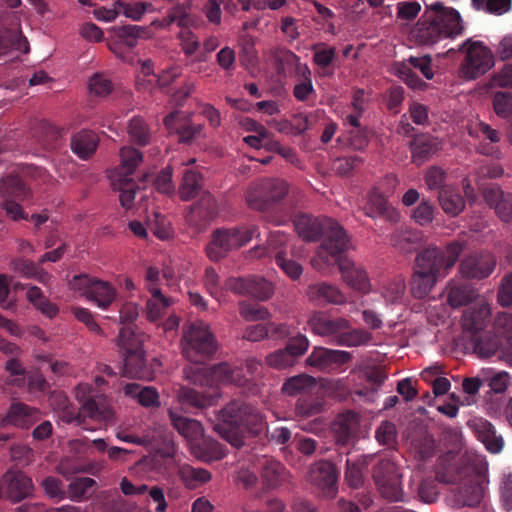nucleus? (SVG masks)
Listing matches in <instances>:
<instances>
[{"mask_svg": "<svg viewBox=\"0 0 512 512\" xmlns=\"http://www.w3.org/2000/svg\"><path fill=\"white\" fill-rule=\"evenodd\" d=\"M350 247L351 243L344 229L335 226L331 237L319 247L311 259V265L317 271L326 274L336 263L344 283L361 294H369L372 291V284L367 271L342 255Z\"/></svg>", "mask_w": 512, "mask_h": 512, "instance_id": "f257e3e1", "label": "nucleus"}, {"mask_svg": "<svg viewBox=\"0 0 512 512\" xmlns=\"http://www.w3.org/2000/svg\"><path fill=\"white\" fill-rule=\"evenodd\" d=\"M220 423L214 426V431L235 448L246 444V438L254 437L256 432V414L252 405L241 401H231L217 414Z\"/></svg>", "mask_w": 512, "mask_h": 512, "instance_id": "f03ea898", "label": "nucleus"}, {"mask_svg": "<svg viewBox=\"0 0 512 512\" xmlns=\"http://www.w3.org/2000/svg\"><path fill=\"white\" fill-rule=\"evenodd\" d=\"M461 485L464 504L474 506L480 502L489 483L488 463L480 456H469L456 479Z\"/></svg>", "mask_w": 512, "mask_h": 512, "instance_id": "7ed1b4c3", "label": "nucleus"}, {"mask_svg": "<svg viewBox=\"0 0 512 512\" xmlns=\"http://www.w3.org/2000/svg\"><path fill=\"white\" fill-rule=\"evenodd\" d=\"M462 251V244L456 241L451 242L444 249L430 245L417 255L415 265L442 279L449 274Z\"/></svg>", "mask_w": 512, "mask_h": 512, "instance_id": "20e7f679", "label": "nucleus"}, {"mask_svg": "<svg viewBox=\"0 0 512 512\" xmlns=\"http://www.w3.org/2000/svg\"><path fill=\"white\" fill-rule=\"evenodd\" d=\"M182 353L184 357L199 364L205 358L214 355L218 349L214 335L210 332L209 326L204 322L192 323L182 338Z\"/></svg>", "mask_w": 512, "mask_h": 512, "instance_id": "39448f33", "label": "nucleus"}, {"mask_svg": "<svg viewBox=\"0 0 512 512\" xmlns=\"http://www.w3.org/2000/svg\"><path fill=\"white\" fill-rule=\"evenodd\" d=\"M512 333V314H499L493 330L474 334L471 338L473 353L481 359H487L500 352L505 334Z\"/></svg>", "mask_w": 512, "mask_h": 512, "instance_id": "423d86ee", "label": "nucleus"}, {"mask_svg": "<svg viewBox=\"0 0 512 512\" xmlns=\"http://www.w3.org/2000/svg\"><path fill=\"white\" fill-rule=\"evenodd\" d=\"M466 48V56L461 63L458 74L464 80H475L488 72L495 64L492 51L479 41H466L461 48Z\"/></svg>", "mask_w": 512, "mask_h": 512, "instance_id": "0eeeda50", "label": "nucleus"}, {"mask_svg": "<svg viewBox=\"0 0 512 512\" xmlns=\"http://www.w3.org/2000/svg\"><path fill=\"white\" fill-rule=\"evenodd\" d=\"M35 486L31 477L18 469H8L0 478V494L11 503L32 498Z\"/></svg>", "mask_w": 512, "mask_h": 512, "instance_id": "6e6552de", "label": "nucleus"}, {"mask_svg": "<svg viewBox=\"0 0 512 512\" xmlns=\"http://www.w3.org/2000/svg\"><path fill=\"white\" fill-rule=\"evenodd\" d=\"M374 480L381 494L390 501L403 500L401 473L397 465L390 460L381 461L374 470Z\"/></svg>", "mask_w": 512, "mask_h": 512, "instance_id": "1a4fd4ad", "label": "nucleus"}, {"mask_svg": "<svg viewBox=\"0 0 512 512\" xmlns=\"http://www.w3.org/2000/svg\"><path fill=\"white\" fill-rule=\"evenodd\" d=\"M218 207L215 198L210 192H203L200 198L191 205L186 214L187 224L196 231H204L217 217Z\"/></svg>", "mask_w": 512, "mask_h": 512, "instance_id": "9d476101", "label": "nucleus"}, {"mask_svg": "<svg viewBox=\"0 0 512 512\" xmlns=\"http://www.w3.org/2000/svg\"><path fill=\"white\" fill-rule=\"evenodd\" d=\"M306 478L325 497L333 498L338 491V472L329 461H319L311 465Z\"/></svg>", "mask_w": 512, "mask_h": 512, "instance_id": "9b49d317", "label": "nucleus"}, {"mask_svg": "<svg viewBox=\"0 0 512 512\" xmlns=\"http://www.w3.org/2000/svg\"><path fill=\"white\" fill-rule=\"evenodd\" d=\"M335 226H340L332 219L323 220L308 215L299 216L295 221V228L298 235L305 241H317L320 236L326 233V237L321 246L331 237Z\"/></svg>", "mask_w": 512, "mask_h": 512, "instance_id": "f8f14e48", "label": "nucleus"}, {"mask_svg": "<svg viewBox=\"0 0 512 512\" xmlns=\"http://www.w3.org/2000/svg\"><path fill=\"white\" fill-rule=\"evenodd\" d=\"M307 323L314 334L329 338L330 342L335 345H337L342 330L350 328V322L347 319L342 317L331 319L322 312H315Z\"/></svg>", "mask_w": 512, "mask_h": 512, "instance_id": "ddd939ff", "label": "nucleus"}, {"mask_svg": "<svg viewBox=\"0 0 512 512\" xmlns=\"http://www.w3.org/2000/svg\"><path fill=\"white\" fill-rule=\"evenodd\" d=\"M305 296L316 305H344L347 302L345 293L337 285L326 281L310 284L306 288Z\"/></svg>", "mask_w": 512, "mask_h": 512, "instance_id": "4468645a", "label": "nucleus"}, {"mask_svg": "<svg viewBox=\"0 0 512 512\" xmlns=\"http://www.w3.org/2000/svg\"><path fill=\"white\" fill-rule=\"evenodd\" d=\"M491 309L485 298H479L472 305L467 307L461 318V325L465 332L472 335L483 330L490 322Z\"/></svg>", "mask_w": 512, "mask_h": 512, "instance_id": "2eb2a0df", "label": "nucleus"}, {"mask_svg": "<svg viewBox=\"0 0 512 512\" xmlns=\"http://www.w3.org/2000/svg\"><path fill=\"white\" fill-rule=\"evenodd\" d=\"M191 116V113L174 111L164 118V125L169 131L178 134L180 142L189 143L201 133L203 128L201 124L193 123Z\"/></svg>", "mask_w": 512, "mask_h": 512, "instance_id": "dca6fc26", "label": "nucleus"}, {"mask_svg": "<svg viewBox=\"0 0 512 512\" xmlns=\"http://www.w3.org/2000/svg\"><path fill=\"white\" fill-rule=\"evenodd\" d=\"M39 420V411L22 402H14L10 405L8 412L0 421V426L5 428L8 425L21 429H29Z\"/></svg>", "mask_w": 512, "mask_h": 512, "instance_id": "f3484780", "label": "nucleus"}, {"mask_svg": "<svg viewBox=\"0 0 512 512\" xmlns=\"http://www.w3.org/2000/svg\"><path fill=\"white\" fill-rule=\"evenodd\" d=\"M495 265L496 261L491 254H475L463 259L459 272L467 278L481 279L489 276L494 270Z\"/></svg>", "mask_w": 512, "mask_h": 512, "instance_id": "a211bd4d", "label": "nucleus"}, {"mask_svg": "<svg viewBox=\"0 0 512 512\" xmlns=\"http://www.w3.org/2000/svg\"><path fill=\"white\" fill-rule=\"evenodd\" d=\"M351 358L350 353L324 347H314L306 358V364L320 371L331 368L334 364H343Z\"/></svg>", "mask_w": 512, "mask_h": 512, "instance_id": "6ab92c4d", "label": "nucleus"}, {"mask_svg": "<svg viewBox=\"0 0 512 512\" xmlns=\"http://www.w3.org/2000/svg\"><path fill=\"white\" fill-rule=\"evenodd\" d=\"M221 397L218 390L213 393H204L188 386H181L177 391V400L181 405L197 410H204L216 405Z\"/></svg>", "mask_w": 512, "mask_h": 512, "instance_id": "aec40b11", "label": "nucleus"}, {"mask_svg": "<svg viewBox=\"0 0 512 512\" xmlns=\"http://www.w3.org/2000/svg\"><path fill=\"white\" fill-rule=\"evenodd\" d=\"M429 9L435 15L446 37H454L463 31V23L458 11L446 8L441 2L430 4Z\"/></svg>", "mask_w": 512, "mask_h": 512, "instance_id": "412c9836", "label": "nucleus"}, {"mask_svg": "<svg viewBox=\"0 0 512 512\" xmlns=\"http://www.w3.org/2000/svg\"><path fill=\"white\" fill-rule=\"evenodd\" d=\"M483 197L501 221H512L511 194H505L498 186L492 185L483 190Z\"/></svg>", "mask_w": 512, "mask_h": 512, "instance_id": "4be33fe9", "label": "nucleus"}, {"mask_svg": "<svg viewBox=\"0 0 512 512\" xmlns=\"http://www.w3.org/2000/svg\"><path fill=\"white\" fill-rule=\"evenodd\" d=\"M120 165L109 174V179L120 183L122 178H132L136 168L143 160L142 153L134 147L125 146L120 149Z\"/></svg>", "mask_w": 512, "mask_h": 512, "instance_id": "5701e85b", "label": "nucleus"}, {"mask_svg": "<svg viewBox=\"0 0 512 512\" xmlns=\"http://www.w3.org/2000/svg\"><path fill=\"white\" fill-rule=\"evenodd\" d=\"M363 210L365 215L371 218L384 216L391 222H397L400 218L399 212L388 204L386 196L377 189L369 193Z\"/></svg>", "mask_w": 512, "mask_h": 512, "instance_id": "b1692460", "label": "nucleus"}, {"mask_svg": "<svg viewBox=\"0 0 512 512\" xmlns=\"http://www.w3.org/2000/svg\"><path fill=\"white\" fill-rule=\"evenodd\" d=\"M413 33L417 41L423 45H433L447 38L434 14L419 21Z\"/></svg>", "mask_w": 512, "mask_h": 512, "instance_id": "393cba45", "label": "nucleus"}, {"mask_svg": "<svg viewBox=\"0 0 512 512\" xmlns=\"http://www.w3.org/2000/svg\"><path fill=\"white\" fill-rule=\"evenodd\" d=\"M234 249L229 229H216L211 234V239L206 246L207 257L214 262L224 259Z\"/></svg>", "mask_w": 512, "mask_h": 512, "instance_id": "a878e982", "label": "nucleus"}, {"mask_svg": "<svg viewBox=\"0 0 512 512\" xmlns=\"http://www.w3.org/2000/svg\"><path fill=\"white\" fill-rule=\"evenodd\" d=\"M123 376L146 380L153 378V371L146 364L143 349L130 354H124Z\"/></svg>", "mask_w": 512, "mask_h": 512, "instance_id": "bb28decb", "label": "nucleus"}, {"mask_svg": "<svg viewBox=\"0 0 512 512\" xmlns=\"http://www.w3.org/2000/svg\"><path fill=\"white\" fill-rule=\"evenodd\" d=\"M447 302L453 308H458L467 305L471 302H476L481 298L475 289L468 285H463L455 280L448 282L446 286Z\"/></svg>", "mask_w": 512, "mask_h": 512, "instance_id": "cd10ccee", "label": "nucleus"}, {"mask_svg": "<svg viewBox=\"0 0 512 512\" xmlns=\"http://www.w3.org/2000/svg\"><path fill=\"white\" fill-rule=\"evenodd\" d=\"M255 25V22H245L239 35V58L242 65L247 69H253L255 67V40L254 36L248 32V29Z\"/></svg>", "mask_w": 512, "mask_h": 512, "instance_id": "c85d7f7f", "label": "nucleus"}, {"mask_svg": "<svg viewBox=\"0 0 512 512\" xmlns=\"http://www.w3.org/2000/svg\"><path fill=\"white\" fill-rule=\"evenodd\" d=\"M169 419L173 427L189 441H195L204 435V427L200 421L190 419L176 412L168 411Z\"/></svg>", "mask_w": 512, "mask_h": 512, "instance_id": "c756f323", "label": "nucleus"}, {"mask_svg": "<svg viewBox=\"0 0 512 512\" xmlns=\"http://www.w3.org/2000/svg\"><path fill=\"white\" fill-rule=\"evenodd\" d=\"M191 453L195 458L203 462L218 461L225 457L222 445L211 438L191 444Z\"/></svg>", "mask_w": 512, "mask_h": 512, "instance_id": "7c9ffc66", "label": "nucleus"}, {"mask_svg": "<svg viewBox=\"0 0 512 512\" xmlns=\"http://www.w3.org/2000/svg\"><path fill=\"white\" fill-rule=\"evenodd\" d=\"M99 137L89 130H82L75 134L71 140L72 150L81 158L87 159L97 149Z\"/></svg>", "mask_w": 512, "mask_h": 512, "instance_id": "2f4dec72", "label": "nucleus"}, {"mask_svg": "<svg viewBox=\"0 0 512 512\" xmlns=\"http://www.w3.org/2000/svg\"><path fill=\"white\" fill-rule=\"evenodd\" d=\"M15 49L27 54L30 50L26 37L23 36L19 25L15 29H5L0 33V55Z\"/></svg>", "mask_w": 512, "mask_h": 512, "instance_id": "473e14b6", "label": "nucleus"}, {"mask_svg": "<svg viewBox=\"0 0 512 512\" xmlns=\"http://www.w3.org/2000/svg\"><path fill=\"white\" fill-rule=\"evenodd\" d=\"M87 299L94 301L99 307L108 308L116 296V290L109 282L96 279L91 285V289L86 290Z\"/></svg>", "mask_w": 512, "mask_h": 512, "instance_id": "72a5a7b5", "label": "nucleus"}, {"mask_svg": "<svg viewBox=\"0 0 512 512\" xmlns=\"http://www.w3.org/2000/svg\"><path fill=\"white\" fill-rule=\"evenodd\" d=\"M478 439L491 453H499L504 445L502 436L497 435L491 423L486 420H479L475 423Z\"/></svg>", "mask_w": 512, "mask_h": 512, "instance_id": "f704fd0d", "label": "nucleus"}, {"mask_svg": "<svg viewBox=\"0 0 512 512\" xmlns=\"http://www.w3.org/2000/svg\"><path fill=\"white\" fill-rule=\"evenodd\" d=\"M438 280L439 278L433 273L426 272L415 265L411 292L416 298H423L431 292Z\"/></svg>", "mask_w": 512, "mask_h": 512, "instance_id": "c9c22d12", "label": "nucleus"}, {"mask_svg": "<svg viewBox=\"0 0 512 512\" xmlns=\"http://www.w3.org/2000/svg\"><path fill=\"white\" fill-rule=\"evenodd\" d=\"M275 61L280 73L286 74L295 70L299 75H310L311 71L306 64H301L299 57L289 50H279L276 52Z\"/></svg>", "mask_w": 512, "mask_h": 512, "instance_id": "e433bc0d", "label": "nucleus"}, {"mask_svg": "<svg viewBox=\"0 0 512 512\" xmlns=\"http://www.w3.org/2000/svg\"><path fill=\"white\" fill-rule=\"evenodd\" d=\"M410 148L413 162L421 165L437 151L438 143L435 139L421 135L410 143Z\"/></svg>", "mask_w": 512, "mask_h": 512, "instance_id": "4c0bfd02", "label": "nucleus"}, {"mask_svg": "<svg viewBox=\"0 0 512 512\" xmlns=\"http://www.w3.org/2000/svg\"><path fill=\"white\" fill-rule=\"evenodd\" d=\"M258 340L264 338L284 337L287 334L285 325H276L269 321L270 314L267 309L258 307Z\"/></svg>", "mask_w": 512, "mask_h": 512, "instance_id": "58836bf2", "label": "nucleus"}, {"mask_svg": "<svg viewBox=\"0 0 512 512\" xmlns=\"http://www.w3.org/2000/svg\"><path fill=\"white\" fill-rule=\"evenodd\" d=\"M113 31L117 38L129 48H134L137 45L138 39H148L151 37V32L147 27L138 25H122L114 27Z\"/></svg>", "mask_w": 512, "mask_h": 512, "instance_id": "ea45409f", "label": "nucleus"}, {"mask_svg": "<svg viewBox=\"0 0 512 512\" xmlns=\"http://www.w3.org/2000/svg\"><path fill=\"white\" fill-rule=\"evenodd\" d=\"M126 395L137 398L143 407H159V394L154 387H141L136 383H129L124 387Z\"/></svg>", "mask_w": 512, "mask_h": 512, "instance_id": "a19ab883", "label": "nucleus"}, {"mask_svg": "<svg viewBox=\"0 0 512 512\" xmlns=\"http://www.w3.org/2000/svg\"><path fill=\"white\" fill-rule=\"evenodd\" d=\"M26 298L43 315L54 318L59 312L56 304L52 303L37 286H31L26 292Z\"/></svg>", "mask_w": 512, "mask_h": 512, "instance_id": "79ce46f5", "label": "nucleus"}, {"mask_svg": "<svg viewBox=\"0 0 512 512\" xmlns=\"http://www.w3.org/2000/svg\"><path fill=\"white\" fill-rule=\"evenodd\" d=\"M438 199L443 211L451 216L460 214L465 207L463 198L450 186L440 190Z\"/></svg>", "mask_w": 512, "mask_h": 512, "instance_id": "37998d69", "label": "nucleus"}, {"mask_svg": "<svg viewBox=\"0 0 512 512\" xmlns=\"http://www.w3.org/2000/svg\"><path fill=\"white\" fill-rule=\"evenodd\" d=\"M288 192L285 181L268 179L261 184V198L263 205H269L281 200Z\"/></svg>", "mask_w": 512, "mask_h": 512, "instance_id": "c03bdc74", "label": "nucleus"}, {"mask_svg": "<svg viewBox=\"0 0 512 512\" xmlns=\"http://www.w3.org/2000/svg\"><path fill=\"white\" fill-rule=\"evenodd\" d=\"M191 7V0H187L184 3H177L168 10L167 15L159 23V26L167 27L172 23H177L180 27H187L190 23L189 10Z\"/></svg>", "mask_w": 512, "mask_h": 512, "instance_id": "a18cd8bd", "label": "nucleus"}, {"mask_svg": "<svg viewBox=\"0 0 512 512\" xmlns=\"http://www.w3.org/2000/svg\"><path fill=\"white\" fill-rule=\"evenodd\" d=\"M211 382L214 383H234L243 385L240 369H233L228 363H220L210 367Z\"/></svg>", "mask_w": 512, "mask_h": 512, "instance_id": "49530a36", "label": "nucleus"}, {"mask_svg": "<svg viewBox=\"0 0 512 512\" xmlns=\"http://www.w3.org/2000/svg\"><path fill=\"white\" fill-rule=\"evenodd\" d=\"M110 181L113 190L119 192L121 206L126 210L131 209L134 205L136 191L139 189L138 184L133 178H122L120 183H116L114 180Z\"/></svg>", "mask_w": 512, "mask_h": 512, "instance_id": "de8ad7c7", "label": "nucleus"}, {"mask_svg": "<svg viewBox=\"0 0 512 512\" xmlns=\"http://www.w3.org/2000/svg\"><path fill=\"white\" fill-rule=\"evenodd\" d=\"M145 336L136 334L129 326L123 327L118 335L117 344L125 350V354H130L143 349Z\"/></svg>", "mask_w": 512, "mask_h": 512, "instance_id": "09e8293b", "label": "nucleus"}, {"mask_svg": "<svg viewBox=\"0 0 512 512\" xmlns=\"http://www.w3.org/2000/svg\"><path fill=\"white\" fill-rule=\"evenodd\" d=\"M286 478L285 467L278 461H268L262 470L263 484L267 488L279 486Z\"/></svg>", "mask_w": 512, "mask_h": 512, "instance_id": "8fccbe9b", "label": "nucleus"}, {"mask_svg": "<svg viewBox=\"0 0 512 512\" xmlns=\"http://www.w3.org/2000/svg\"><path fill=\"white\" fill-rule=\"evenodd\" d=\"M0 194L6 199H24L27 195V190L18 176H8L0 181Z\"/></svg>", "mask_w": 512, "mask_h": 512, "instance_id": "3c124183", "label": "nucleus"}, {"mask_svg": "<svg viewBox=\"0 0 512 512\" xmlns=\"http://www.w3.org/2000/svg\"><path fill=\"white\" fill-rule=\"evenodd\" d=\"M371 334L364 329H351L342 330L337 345L346 347H356L368 344L371 341Z\"/></svg>", "mask_w": 512, "mask_h": 512, "instance_id": "603ef678", "label": "nucleus"}, {"mask_svg": "<svg viewBox=\"0 0 512 512\" xmlns=\"http://www.w3.org/2000/svg\"><path fill=\"white\" fill-rule=\"evenodd\" d=\"M421 241V233L414 231H397L391 237L392 245L404 253L411 252L414 249V244Z\"/></svg>", "mask_w": 512, "mask_h": 512, "instance_id": "864d4df0", "label": "nucleus"}, {"mask_svg": "<svg viewBox=\"0 0 512 512\" xmlns=\"http://www.w3.org/2000/svg\"><path fill=\"white\" fill-rule=\"evenodd\" d=\"M184 378L192 385L212 386L210 367L187 365L183 369Z\"/></svg>", "mask_w": 512, "mask_h": 512, "instance_id": "5fc2aeb1", "label": "nucleus"}, {"mask_svg": "<svg viewBox=\"0 0 512 512\" xmlns=\"http://www.w3.org/2000/svg\"><path fill=\"white\" fill-rule=\"evenodd\" d=\"M128 135L132 142L145 146L150 142V130L141 117H134L127 127Z\"/></svg>", "mask_w": 512, "mask_h": 512, "instance_id": "6e6d98bb", "label": "nucleus"}, {"mask_svg": "<svg viewBox=\"0 0 512 512\" xmlns=\"http://www.w3.org/2000/svg\"><path fill=\"white\" fill-rule=\"evenodd\" d=\"M200 179L201 175L199 173L193 170H186L179 187V196L183 201H188L195 197L200 188Z\"/></svg>", "mask_w": 512, "mask_h": 512, "instance_id": "4d7b16f0", "label": "nucleus"}, {"mask_svg": "<svg viewBox=\"0 0 512 512\" xmlns=\"http://www.w3.org/2000/svg\"><path fill=\"white\" fill-rule=\"evenodd\" d=\"M316 384L315 378L306 374H300L289 378L282 387L287 395H297L302 393Z\"/></svg>", "mask_w": 512, "mask_h": 512, "instance_id": "13d9d810", "label": "nucleus"}, {"mask_svg": "<svg viewBox=\"0 0 512 512\" xmlns=\"http://www.w3.org/2000/svg\"><path fill=\"white\" fill-rule=\"evenodd\" d=\"M225 288L242 296H254L256 281L253 277H230L225 281Z\"/></svg>", "mask_w": 512, "mask_h": 512, "instance_id": "bf43d9fd", "label": "nucleus"}, {"mask_svg": "<svg viewBox=\"0 0 512 512\" xmlns=\"http://www.w3.org/2000/svg\"><path fill=\"white\" fill-rule=\"evenodd\" d=\"M80 412L96 421H109L113 418L112 410L98 404L93 398L83 402Z\"/></svg>", "mask_w": 512, "mask_h": 512, "instance_id": "052dcab7", "label": "nucleus"}, {"mask_svg": "<svg viewBox=\"0 0 512 512\" xmlns=\"http://www.w3.org/2000/svg\"><path fill=\"white\" fill-rule=\"evenodd\" d=\"M491 371L492 369L490 368H483L480 371V376L483 377L484 380H488V385L493 392L504 393L510 384L511 377L509 373L499 371L494 373L491 377H488Z\"/></svg>", "mask_w": 512, "mask_h": 512, "instance_id": "680f3d73", "label": "nucleus"}, {"mask_svg": "<svg viewBox=\"0 0 512 512\" xmlns=\"http://www.w3.org/2000/svg\"><path fill=\"white\" fill-rule=\"evenodd\" d=\"M180 477L189 487H195L196 483H206L211 480V473L204 468L185 466L180 469Z\"/></svg>", "mask_w": 512, "mask_h": 512, "instance_id": "e2e57ef3", "label": "nucleus"}, {"mask_svg": "<svg viewBox=\"0 0 512 512\" xmlns=\"http://www.w3.org/2000/svg\"><path fill=\"white\" fill-rule=\"evenodd\" d=\"M95 484V480L89 477L76 478L67 487L68 496L76 501L87 499L88 490Z\"/></svg>", "mask_w": 512, "mask_h": 512, "instance_id": "0e129e2a", "label": "nucleus"}, {"mask_svg": "<svg viewBox=\"0 0 512 512\" xmlns=\"http://www.w3.org/2000/svg\"><path fill=\"white\" fill-rule=\"evenodd\" d=\"M405 291V282L403 279H394L389 281L381 291L383 298L389 303L398 302Z\"/></svg>", "mask_w": 512, "mask_h": 512, "instance_id": "69168bd1", "label": "nucleus"}, {"mask_svg": "<svg viewBox=\"0 0 512 512\" xmlns=\"http://www.w3.org/2000/svg\"><path fill=\"white\" fill-rule=\"evenodd\" d=\"M88 88L93 95L106 97L111 93L113 85L108 78L96 73L90 78Z\"/></svg>", "mask_w": 512, "mask_h": 512, "instance_id": "338daca9", "label": "nucleus"}, {"mask_svg": "<svg viewBox=\"0 0 512 512\" xmlns=\"http://www.w3.org/2000/svg\"><path fill=\"white\" fill-rule=\"evenodd\" d=\"M412 218L421 226L431 223L434 218V206L428 200L423 199L413 210Z\"/></svg>", "mask_w": 512, "mask_h": 512, "instance_id": "774afa93", "label": "nucleus"}]
</instances>
